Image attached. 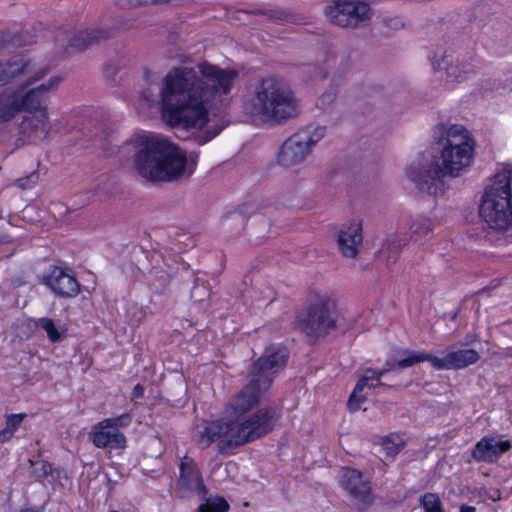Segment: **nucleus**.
I'll return each mask as SVG.
<instances>
[{"label": "nucleus", "instance_id": "obj_1", "mask_svg": "<svg viewBox=\"0 0 512 512\" xmlns=\"http://www.w3.org/2000/svg\"><path fill=\"white\" fill-rule=\"evenodd\" d=\"M238 75L234 69H223L206 61L171 70L161 92L167 123L178 131H191L200 145L215 138L223 126L201 131L208 123L209 106L212 100L230 93Z\"/></svg>", "mask_w": 512, "mask_h": 512}, {"label": "nucleus", "instance_id": "obj_2", "mask_svg": "<svg viewBox=\"0 0 512 512\" xmlns=\"http://www.w3.org/2000/svg\"><path fill=\"white\" fill-rule=\"evenodd\" d=\"M436 146L422 153L407 170V177L421 192L439 195L445 191L446 177H458L472 163L475 142L462 125L434 129Z\"/></svg>", "mask_w": 512, "mask_h": 512}, {"label": "nucleus", "instance_id": "obj_3", "mask_svg": "<svg viewBox=\"0 0 512 512\" xmlns=\"http://www.w3.org/2000/svg\"><path fill=\"white\" fill-rule=\"evenodd\" d=\"M134 150L137 173L151 183H171L189 178L196 167L185 151L165 138L141 135L127 144Z\"/></svg>", "mask_w": 512, "mask_h": 512}, {"label": "nucleus", "instance_id": "obj_4", "mask_svg": "<svg viewBox=\"0 0 512 512\" xmlns=\"http://www.w3.org/2000/svg\"><path fill=\"white\" fill-rule=\"evenodd\" d=\"M289 353L286 348L271 345L248 368V381L230 400L226 413L240 417L256 407L268 392L274 379L286 366Z\"/></svg>", "mask_w": 512, "mask_h": 512}, {"label": "nucleus", "instance_id": "obj_5", "mask_svg": "<svg viewBox=\"0 0 512 512\" xmlns=\"http://www.w3.org/2000/svg\"><path fill=\"white\" fill-rule=\"evenodd\" d=\"M246 111L266 121L281 122L299 113L298 102L288 85L276 78H266L255 86Z\"/></svg>", "mask_w": 512, "mask_h": 512}, {"label": "nucleus", "instance_id": "obj_6", "mask_svg": "<svg viewBox=\"0 0 512 512\" xmlns=\"http://www.w3.org/2000/svg\"><path fill=\"white\" fill-rule=\"evenodd\" d=\"M512 168L497 172L492 184L486 188L479 213L494 230H506L512 226Z\"/></svg>", "mask_w": 512, "mask_h": 512}, {"label": "nucleus", "instance_id": "obj_7", "mask_svg": "<svg viewBox=\"0 0 512 512\" xmlns=\"http://www.w3.org/2000/svg\"><path fill=\"white\" fill-rule=\"evenodd\" d=\"M281 411L277 407L265 406L244 420H231L232 434L230 442L237 447L270 433L280 419Z\"/></svg>", "mask_w": 512, "mask_h": 512}, {"label": "nucleus", "instance_id": "obj_8", "mask_svg": "<svg viewBox=\"0 0 512 512\" xmlns=\"http://www.w3.org/2000/svg\"><path fill=\"white\" fill-rule=\"evenodd\" d=\"M337 312L335 302L320 297L312 303L306 313L298 314L295 325L311 340L326 336L336 328Z\"/></svg>", "mask_w": 512, "mask_h": 512}, {"label": "nucleus", "instance_id": "obj_9", "mask_svg": "<svg viewBox=\"0 0 512 512\" xmlns=\"http://www.w3.org/2000/svg\"><path fill=\"white\" fill-rule=\"evenodd\" d=\"M403 354L406 356L399 359L397 362L400 369L428 361L436 370H460L475 364L480 359V354L474 349L451 351L442 358L436 357L430 353L416 352L413 350H403Z\"/></svg>", "mask_w": 512, "mask_h": 512}, {"label": "nucleus", "instance_id": "obj_10", "mask_svg": "<svg viewBox=\"0 0 512 512\" xmlns=\"http://www.w3.org/2000/svg\"><path fill=\"white\" fill-rule=\"evenodd\" d=\"M325 127L309 125L298 130L282 145L278 154V163L284 167H292L304 161L312 147L325 135Z\"/></svg>", "mask_w": 512, "mask_h": 512}, {"label": "nucleus", "instance_id": "obj_11", "mask_svg": "<svg viewBox=\"0 0 512 512\" xmlns=\"http://www.w3.org/2000/svg\"><path fill=\"white\" fill-rule=\"evenodd\" d=\"M111 27H97L75 32L59 31L55 36L56 46L62 49V56H69L101 45L114 37Z\"/></svg>", "mask_w": 512, "mask_h": 512}, {"label": "nucleus", "instance_id": "obj_12", "mask_svg": "<svg viewBox=\"0 0 512 512\" xmlns=\"http://www.w3.org/2000/svg\"><path fill=\"white\" fill-rule=\"evenodd\" d=\"M131 420V416L124 413L98 422L90 433L93 444L101 449H124L127 441L120 428L127 427Z\"/></svg>", "mask_w": 512, "mask_h": 512}, {"label": "nucleus", "instance_id": "obj_13", "mask_svg": "<svg viewBox=\"0 0 512 512\" xmlns=\"http://www.w3.org/2000/svg\"><path fill=\"white\" fill-rule=\"evenodd\" d=\"M340 484L352 498L353 505L359 511L367 510L374 502L370 479L357 469H341Z\"/></svg>", "mask_w": 512, "mask_h": 512}, {"label": "nucleus", "instance_id": "obj_14", "mask_svg": "<svg viewBox=\"0 0 512 512\" xmlns=\"http://www.w3.org/2000/svg\"><path fill=\"white\" fill-rule=\"evenodd\" d=\"M370 8L362 1L338 0L326 7L329 20L340 26L354 28L369 18Z\"/></svg>", "mask_w": 512, "mask_h": 512}, {"label": "nucleus", "instance_id": "obj_15", "mask_svg": "<svg viewBox=\"0 0 512 512\" xmlns=\"http://www.w3.org/2000/svg\"><path fill=\"white\" fill-rule=\"evenodd\" d=\"M231 434V421H204L196 426L193 439L202 449H205L212 443L218 441L219 452L226 453L228 450L237 447V445L230 442Z\"/></svg>", "mask_w": 512, "mask_h": 512}, {"label": "nucleus", "instance_id": "obj_16", "mask_svg": "<svg viewBox=\"0 0 512 512\" xmlns=\"http://www.w3.org/2000/svg\"><path fill=\"white\" fill-rule=\"evenodd\" d=\"M62 78L59 76L51 77L47 83L28 89L23 88V84L17 89L19 91V101L21 110L27 113H41L42 110L47 111V102L50 93L55 91Z\"/></svg>", "mask_w": 512, "mask_h": 512}, {"label": "nucleus", "instance_id": "obj_17", "mask_svg": "<svg viewBox=\"0 0 512 512\" xmlns=\"http://www.w3.org/2000/svg\"><path fill=\"white\" fill-rule=\"evenodd\" d=\"M512 448L511 440L502 435L489 434L482 437L474 446L471 456L476 462L493 464Z\"/></svg>", "mask_w": 512, "mask_h": 512}, {"label": "nucleus", "instance_id": "obj_18", "mask_svg": "<svg viewBox=\"0 0 512 512\" xmlns=\"http://www.w3.org/2000/svg\"><path fill=\"white\" fill-rule=\"evenodd\" d=\"M48 112L27 113L19 124V140L23 144H35L46 139L50 132Z\"/></svg>", "mask_w": 512, "mask_h": 512}, {"label": "nucleus", "instance_id": "obj_19", "mask_svg": "<svg viewBox=\"0 0 512 512\" xmlns=\"http://www.w3.org/2000/svg\"><path fill=\"white\" fill-rule=\"evenodd\" d=\"M43 283L61 298H75L80 293L77 279L65 269L53 266L43 278Z\"/></svg>", "mask_w": 512, "mask_h": 512}, {"label": "nucleus", "instance_id": "obj_20", "mask_svg": "<svg viewBox=\"0 0 512 512\" xmlns=\"http://www.w3.org/2000/svg\"><path fill=\"white\" fill-rule=\"evenodd\" d=\"M179 469L178 488L182 496H187L189 493L206 495L207 489L202 475L192 458L185 456L180 462Z\"/></svg>", "mask_w": 512, "mask_h": 512}, {"label": "nucleus", "instance_id": "obj_21", "mask_svg": "<svg viewBox=\"0 0 512 512\" xmlns=\"http://www.w3.org/2000/svg\"><path fill=\"white\" fill-rule=\"evenodd\" d=\"M397 360L394 365H391L389 368L374 370L368 369L365 371V374L358 380L356 383L353 392L351 393L347 407L350 412L354 413L360 409V405L366 401V396L361 395L366 385H368V381H376L377 385H385L380 381V378L387 374L388 372L394 370L396 367L400 368L397 365Z\"/></svg>", "mask_w": 512, "mask_h": 512}, {"label": "nucleus", "instance_id": "obj_22", "mask_svg": "<svg viewBox=\"0 0 512 512\" xmlns=\"http://www.w3.org/2000/svg\"><path fill=\"white\" fill-rule=\"evenodd\" d=\"M362 240V226L358 222H353L339 232V251L345 257L354 258L358 253V248Z\"/></svg>", "mask_w": 512, "mask_h": 512}, {"label": "nucleus", "instance_id": "obj_23", "mask_svg": "<svg viewBox=\"0 0 512 512\" xmlns=\"http://www.w3.org/2000/svg\"><path fill=\"white\" fill-rule=\"evenodd\" d=\"M19 91L16 89H5L0 93V122L11 121L21 110Z\"/></svg>", "mask_w": 512, "mask_h": 512}, {"label": "nucleus", "instance_id": "obj_24", "mask_svg": "<svg viewBox=\"0 0 512 512\" xmlns=\"http://www.w3.org/2000/svg\"><path fill=\"white\" fill-rule=\"evenodd\" d=\"M30 62L22 56H15L5 63L0 62V86L28 72Z\"/></svg>", "mask_w": 512, "mask_h": 512}, {"label": "nucleus", "instance_id": "obj_25", "mask_svg": "<svg viewBox=\"0 0 512 512\" xmlns=\"http://www.w3.org/2000/svg\"><path fill=\"white\" fill-rule=\"evenodd\" d=\"M445 66L446 79L448 82H462L468 78L470 74L475 72V66L469 62H459L448 64L446 57L442 59Z\"/></svg>", "mask_w": 512, "mask_h": 512}, {"label": "nucleus", "instance_id": "obj_26", "mask_svg": "<svg viewBox=\"0 0 512 512\" xmlns=\"http://www.w3.org/2000/svg\"><path fill=\"white\" fill-rule=\"evenodd\" d=\"M26 416V413L9 414L6 416L5 428L0 430V444L8 442L13 438L14 433L19 429Z\"/></svg>", "mask_w": 512, "mask_h": 512}, {"label": "nucleus", "instance_id": "obj_27", "mask_svg": "<svg viewBox=\"0 0 512 512\" xmlns=\"http://www.w3.org/2000/svg\"><path fill=\"white\" fill-rule=\"evenodd\" d=\"M165 81H166V77L163 79L161 87L159 86L158 83L151 82L147 88L143 89L142 97L148 104L156 103L159 100V102L161 103V106H162L163 118L167 121V119L164 116L165 109H164L162 95H161V92L165 85Z\"/></svg>", "mask_w": 512, "mask_h": 512}, {"label": "nucleus", "instance_id": "obj_28", "mask_svg": "<svg viewBox=\"0 0 512 512\" xmlns=\"http://www.w3.org/2000/svg\"><path fill=\"white\" fill-rule=\"evenodd\" d=\"M33 322L36 328H41L46 332L48 339L52 343L58 342L62 339V333L56 328L53 319L41 317L33 319Z\"/></svg>", "mask_w": 512, "mask_h": 512}, {"label": "nucleus", "instance_id": "obj_29", "mask_svg": "<svg viewBox=\"0 0 512 512\" xmlns=\"http://www.w3.org/2000/svg\"><path fill=\"white\" fill-rule=\"evenodd\" d=\"M229 503L223 497H210L205 500L196 512H227Z\"/></svg>", "mask_w": 512, "mask_h": 512}, {"label": "nucleus", "instance_id": "obj_30", "mask_svg": "<svg viewBox=\"0 0 512 512\" xmlns=\"http://www.w3.org/2000/svg\"><path fill=\"white\" fill-rule=\"evenodd\" d=\"M410 230L413 235L416 236V241L422 238L428 237L432 231V223L429 219L419 217L412 221L410 224Z\"/></svg>", "mask_w": 512, "mask_h": 512}, {"label": "nucleus", "instance_id": "obj_31", "mask_svg": "<svg viewBox=\"0 0 512 512\" xmlns=\"http://www.w3.org/2000/svg\"><path fill=\"white\" fill-rule=\"evenodd\" d=\"M420 506L425 512H445L439 496L435 493H425L421 496Z\"/></svg>", "mask_w": 512, "mask_h": 512}, {"label": "nucleus", "instance_id": "obj_32", "mask_svg": "<svg viewBox=\"0 0 512 512\" xmlns=\"http://www.w3.org/2000/svg\"><path fill=\"white\" fill-rule=\"evenodd\" d=\"M382 447L387 456L394 457L404 447V442L398 435L392 434L383 439Z\"/></svg>", "mask_w": 512, "mask_h": 512}, {"label": "nucleus", "instance_id": "obj_33", "mask_svg": "<svg viewBox=\"0 0 512 512\" xmlns=\"http://www.w3.org/2000/svg\"><path fill=\"white\" fill-rule=\"evenodd\" d=\"M33 472L38 479L45 478L52 471V466L46 461H36L32 463Z\"/></svg>", "mask_w": 512, "mask_h": 512}, {"label": "nucleus", "instance_id": "obj_34", "mask_svg": "<svg viewBox=\"0 0 512 512\" xmlns=\"http://www.w3.org/2000/svg\"><path fill=\"white\" fill-rule=\"evenodd\" d=\"M38 179L39 175L34 171L25 177L17 179L16 184L22 189H29L38 182Z\"/></svg>", "mask_w": 512, "mask_h": 512}, {"label": "nucleus", "instance_id": "obj_35", "mask_svg": "<svg viewBox=\"0 0 512 512\" xmlns=\"http://www.w3.org/2000/svg\"><path fill=\"white\" fill-rule=\"evenodd\" d=\"M336 91L335 90H329L324 92L317 101V107L320 109L327 108L330 104H332L336 99Z\"/></svg>", "mask_w": 512, "mask_h": 512}, {"label": "nucleus", "instance_id": "obj_36", "mask_svg": "<svg viewBox=\"0 0 512 512\" xmlns=\"http://www.w3.org/2000/svg\"><path fill=\"white\" fill-rule=\"evenodd\" d=\"M49 69L48 68H41L38 70L33 76L29 77L24 83L23 88H29L30 86L34 85L36 82L42 80L47 74Z\"/></svg>", "mask_w": 512, "mask_h": 512}, {"label": "nucleus", "instance_id": "obj_37", "mask_svg": "<svg viewBox=\"0 0 512 512\" xmlns=\"http://www.w3.org/2000/svg\"><path fill=\"white\" fill-rule=\"evenodd\" d=\"M142 4H148V0H116V5L124 9L133 8Z\"/></svg>", "mask_w": 512, "mask_h": 512}, {"label": "nucleus", "instance_id": "obj_38", "mask_svg": "<svg viewBox=\"0 0 512 512\" xmlns=\"http://www.w3.org/2000/svg\"><path fill=\"white\" fill-rule=\"evenodd\" d=\"M255 13L261 14V15H266L269 18H273V19H282L283 15H284V13L282 11H277V10H267V11L257 10Z\"/></svg>", "mask_w": 512, "mask_h": 512}, {"label": "nucleus", "instance_id": "obj_39", "mask_svg": "<svg viewBox=\"0 0 512 512\" xmlns=\"http://www.w3.org/2000/svg\"><path fill=\"white\" fill-rule=\"evenodd\" d=\"M460 512H476L475 507L469 505H462L460 507Z\"/></svg>", "mask_w": 512, "mask_h": 512}, {"label": "nucleus", "instance_id": "obj_40", "mask_svg": "<svg viewBox=\"0 0 512 512\" xmlns=\"http://www.w3.org/2000/svg\"><path fill=\"white\" fill-rule=\"evenodd\" d=\"M379 385L376 384V381H368V385L365 386V388L373 389L375 387H378Z\"/></svg>", "mask_w": 512, "mask_h": 512}, {"label": "nucleus", "instance_id": "obj_41", "mask_svg": "<svg viewBox=\"0 0 512 512\" xmlns=\"http://www.w3.org/2000/svg\"><path fill=\"white\" fill-rule=\"evenodd\" d=\"M135 392H136V394H137V395H139L140 393H142V387H141L140 385H137V386L135 387Z\"/></svg>", "mask_w": 512, "mask_h": 512}, {"label": "nucleus", "instance_id": "obj_42", "mask_svg": "<svg viewBox=\"0 0 512 512\" xmlns=\"http://www.w3.org/2000/svg\"><path fill=\"white\" fill-rule=\"evenodd\" d=\"M5 242V235L0 232V243Z\"/></svg>", "mask_w": 512, "mask_h": 512}, {"label": "nucleus", "instance_id": "obj_43", "mask_svg": "<svg viewBox=\"0 0 512 512\" xmlns=\"http://www.w3.org/2000/svg\"><path fill=\"white\" fill-rule=\"evenodd\" d=\"M22 512H39V511H34V510H32V509H25V510H23Z\"/></svg>", "mask_w": 512, "mask_h": 512}]
</instances>
